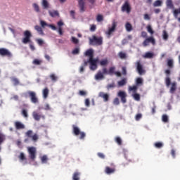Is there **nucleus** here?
<instances>
[{"label":"nucleus","instance_id":"nucleus-42","mask_svg":"<svg viewBox=\"0 0 180 180\" xmlns=\"http://www.w3.org/2000/svg\"><path fill=\"white\" fill-rule=\"evenodd\" d=\"M115 142L117 144L121 146L122 144V139L120 136L115 137Z\"/></svg>","mask_w":180,"mask_h":180},{"label":"nucleus","instance_id":"nucleus-38","mask_svg":"<svg viewBox=\"0 0 180 180\" xmlns=\"http://www.w3.org/2000/svg\"><path fill=\"white\" fill-rule=\"evenodd\" d=\"M153 145L155 146V147H156L158 148H161L164 146V144L162 142H156Z\"/></svg>","mask_w":180,"mask_h":180},{"label":"nucleus","instance_id":"nucleus-39","mask_svg":"<svg viewBox=\"0 0 180 180\" xmlns=\"http://www.w3.org/2000/svg\"><path fill=\"white\" fill-rule=\"evenodd\" d=\"M104 20V17L103 15H101V14H98L96 17V20L98 22H101L102 21H103Z\"/></svg>","mask_w":180,"mask_h":180},{"label":"nucleus","instance_id":"nucleus-32","mask_svg":"<svg viewBox=\"0 0 180 180\" xmlns=\"http://www.w3.org/2000/svg\"><path fill=\"white\" fill-rule=\"evenodd\" d=\"M167 67L170 69L174 68V60L172 59H169L167 60Z\"/></svg>","mask_w":180,"mask_h":180},{"label":"nucleus","instance_id":"nucleus-64","mask_svg":"<svg viewBox=\"0 0 180 180\" xmlns=\"http://www.w3.org/2000/svg\"><path fill=\"white\" fill-rule=\"evenodd\" d=\"M114 104H115V105H117L120 104V100H119L118 98H115L114 99Z\"/></svg>","mask_w":180,"mask_h":180},{"label":"nucleus","instance_id":"nucleus-63","mask_svg":"<svg viewBox=\"0 0 180 180\" xmlns=\"http://www.w3.org/2000/svg\"><path fill=\"white\" fill-rule=\"evenodd\" d=\"M70 15L71 17L73 18V19H75L76 17H75V11H70Z\"/></svg>","mask_w":180,"mask_h":180},{"label":"nucleus","instance_id":"nucleus-14","mask_svg":"<svg viewBox=\"0 0 180 180\" xmlns=\"http://www.w3.org/2000/svg\"><path fill=\"white\" fill-rule=\"evenodd\" d=\"M118 97L121 98V102H122V103H125L127 102V94L124 91H118V94H117Z\"/></svg>","mask_w":180,"mask_h":180},{"label":"nucleus","instance_id":"nucleus-57","mask_svg":"<svg viewBox=\"0 0 180 180\" xmlns=\"http://www.w3.org/2000/svg\"><path fill=\"white\" fill-rule=\"evenodd\" d=\"M22 115L25 117H28V113L27 111L25 109L22 110Z\"/></svg>","mask_w":180,"mask_h":180},{"label":"nucleus","instance_id":"nucleus-21","mask_svg":"<svg viewBox=\"0 0 180 180\" xmlns=\"http://www.w3.org/2000/svg\"><path fill=\"white\" fill-rule=\"evenodd\" d=\"M81 172H75L72 176V180H80Z\"/></svg>","mask_w":180,"mask_h":180},{"label":"nucleus","instance_id":"nucleus-6","mask_svg":"<svg viewBox=\"0 0 180 180\" xmlns=\"http://www.w3.org/2000/svg\"><path fill=\"white\" fill-rule=\"evenodd\" d=\"M121 11L126 12L127 13H130L131 11V6L129 1H125L122 6L121 7Z\"/></svg>","mask_w":180,"mask_h":180},{"label":"nucleus","instance_id":"nucleus-25","mask_svg":"<svg viewBox=\"0 0 180 180\" xmlns=\"http://www.w3.org/2000/svg\"><path fill=\"white\" fill-rule=\"evenodd\" d=\"M135 83L136 84V86H141L143 84V79L141 77H138L136 78Z\"/></svg>","mask_w":180,"mask_h":180},{"label":"nucleus","instance_id":"nucleus-4","mask_svg":"<svg viewBox=\"0 0 180 180\" xmlns=\"http://www.w3.org/2000/svg\"><path fill=\"white\" fill-rule=\"evenodd\" d=\"M27 95L30 97L31 101L33 103H37L39 102V99L37 96V94L34 91H29L25 94V96L27 97Z\"/></svg>","mask_w":180,"mask_h":180},{"label":"nucleus","instance_id":"nucleus-24","mask_svg":"<svg viewBox=\"0 0 180 180\" xmlns=\"http://www.w3.org/2000/svg\"><path fill=\"white\" fill-rule=\"evenodd\" d=\"M42 94H43V97L44 98H48V96H49V90L47 87H46L43 91H42Z\"/></svg>","mask_w":180,"mask_h":180},{"label":"nucleus","instance_id":"nucleus-60","mask_svg":"<svg viewBox=\"0 0 180 180\" xmlns=\"http://www.w3.org/2000/svg\"><path fill=\"white\" fill-rule=\"evenodd\" d=\"M40 24L41 25L42 27H45L46 26L49 27V25H48L46 22L43 21V20H41L40 21Z\"/></svg>","mask_w":180,"mask_h":180},{"label":"nucleus","instance_id":"nucleus-61","mask_svg":"<svg viewBox=\"0 0 180 180\" xmlns=\"http://www.w3.org/2000/svg\"><path fill=\"white\" fill-rule=\"evenodd\" d=\"M72 41L74 44H77L79 43V39H77V38L72 37Z\"/></svg>","mask_w":180,"mask_h":180},{"label":"nucleus","instance_id":"nucleus-55","mask_svg":"<svg viewBox=\"0 0 180 180\" xmlns=\"http://www.w3.org/2000/svg\"><path fill=\"white\" fill-rule=\"evenodd\" d=\"M165 74H166V77H169L171 75V70L169 69L165 70Z\"/></svg>","mask_w":180,"mask_h":180},{"label":"nucleus","instance_id":"nucleus-22","mask_svg":"<svg viewBox=\"0 0 180 180\" xmlns=\"http://www.w3.org/2000/svg\"><path fill=\"white\" fill-rule=\"evenodd\" d=\"M85 56H89V58H94V51L92 49L87 50L85 53Z\"/></svg>","mask_w":180,"mask_h":180},{"label":"nucleus","instance_id":"nucleus-50","mask_svg":"<svg viewBox=\"0 0 180 180\" xmlns=\"http://www.w3.org/2000/svg\"><path fill=\"white\" fill-rule=\"evenodd\" d=\"M41 63H42V61L41 60L34 59L33 60V64L36 65H41Z\"/></svg>","mask_w":180,"mask_h":180},{"label":"nucleus","instance_id":"nucleus-45","mask_svg":"<svg viewBox=\"0 0 180 180\" xmlns=\"http://www.w3.org/2000/svg\"><path fill=\"white\" fill-rule=\"evenodd\" d=\"M132 96H134V99H135L138 101H139L141 99L140 94H139L135 93V94H134V95H132Z\"/></svg>","mask_w":180,"mask_h":180},{"label":"nucleus","instance_id":"nucleus-43","mask_svg":"<svg viewBox=\"0 0 180 180\" xmlns=\"http://www.w3.org/2000/svg\"><path fill=\"white\" fill-rule=\"evenodd\" d=\"M162 121H163V122H169V117L167 115H163V116H162Z\"/></svg>","mask_w":180,"mask_h":180},{"label":"nucleus","instance_id":"nucleus-15","mask_svg":"<svg viewBox=\"0 0 180 180\" xmlns=\"http://www.w3.org/2000/svg\"><path fill=\"white\" fill-rule=\"evenodd\" d=\"M116 169L115 167L110 168V167H106L105 172L107 175H111V174H115Z\"/></svg>","mask_w":180,"mask_h":180},{"label":"nucleus","instance_id":"nucleus-27","mask_svg":"<svg viewBox=\"0 0 180 180\" xmlns=\"http://www.w3.org/2000/svg\"><path fill=\"white\" fill-rule=\"evenodd\" d=\"M166 6H167V8L172 9L174 8V4L172 3V0H167L166 1Z\"/></svg>","mask_w":180,"mask_h":180},{"label":"nucleus","instance_id":"nucleus-19","mask_svg":"<svg viewBox=\"0 0 180 180\" xmlns=\"http://www.w3.org/2000/svg\"><path fill=\"white\" fill-rule=\"evenodd\" d=\"M99 96L103 98L105 102L108 101V100H109V95L108 94H105L103 92H100Z\"/></svg>","mask_w":180,"mask_h":180},{"label":"nucleus","instance_id":"nucleus-51","mask_svg":"<svg viewBox=\"0 0 180 180\" xmlns=\"http://www.w3.org/2000/svg\"><path fill=\"white\" fill-rule=\"evenodd\" d=\"M137 89H138L137 85L129 86V91H134V93H136Z\"/></svg>","mask_w":180,"mask_h":180},{"label":"nucleus","instance_id":"nucleus-11","mask_svg":"<svg viewBox=\"0 0 180 180\" xmlns=\"http://www.w3.org/2000/svg\"><path fill=\"white\" fill-rule=\"evenodd\" d=\"M117 26V22L115 21H113L112 24L111 25V27H108V30L105 32V34L108 36H111V34H112L113 32H115Z\"/></svg>","mask_w":180,"mask_h":180},{"label":"nucleus","instance_id":"nucleus-52","mask_svg":"<svg viewBox=\"0 0 180 180\" xmlns=\"http://www.w3.org/2000/svg\"><path fill=\"white\" fill-rule=\"evenodd\" d=\"M50 78L51 79V80L53 81V82H56L57 80H58V77L56 76V75H54V74H51V75H50Z\"/></svg>","mask_w":180,"mask_h":180},{"label":"nucleus","instance_id":"nucleus-54","mask_svg":"<svg viewBox=\"0 0 180 180\" xmlns=\"http://www.w3.org/2000/svg\"><path fill=\"white\" fill-rule=\"evenodd\" d=\"M173 14H174V17H177L179 14H180V8L179 9L174 10L173 12Z\"/></svg>","mask_w":180,"mask_h":180},{"label":"nucleus","instance_id":"nucleus-1","mask_svg":"<svg viewBox=\"0 0 180 180\" xmlns=\"http://www.w3.org/2000/svg\"><path fill=\"white\" fill-rule=\"evenodd\" d=\"M116 70V68L115 66L110 67L108 70L106 68H103L101 70H99L98 73L95 76V79L96 80H101L105 78L104 75H113L114 71Z\"/></svg>","mask_w":180,"mask_h":180},{"label":"nucleus","instance_id":"nucleus-34","mask_svg":"<svg viewBox=\"0 0 180 180\" xmlns=\"http://www.w3.org/2000/svg\"><path fill=\"white\" fill-rule=\"evenodd\" d=\"M127 84V79L124 78L121 81L118 82V86H123Z\"/></svg>","mask_w":180,"mask_h":180},{"label":"nucleus","instance_id":"nucleus-8","mask_svg":"<svg viewBox=\"0 0 180 180\" xmlns=\"http://www.w3.org/2000/svg\"><path fill=\"white\" fill-rule=\"evenodd\" d=\"M24 38L22 40V42L25 44L31 42V37H32L31 32L29 30L24 32Z\"/></svg>","mask_w":180,"mask_h":180},{"label":"nucleus","instance_id":"nucleus-5","mask_svg":"<svg viewBox=\"0 0 180 180\" xmlns=\"http://www.w3.org/2000/svg\"><path fill=\"white\" fill-rule=\"evenodd\" d=\"M72 128H73V133L75 136L80 135L79 139H84V138L86 137V134L84 131H80L79 128L75 125H73Z\"/></svg>","mask_w":180,"mask_h":180},{"label":"nucleus","instance_id":"nucleus-58","mask_svg":"<svg viewBox=\"0 0 180 180\" xmlns=\"http://www.w3.org/2000/svg\"><path fill=\"white\" fill-rule=\"evenodd\" d=\"M98 157H99V158H101L102 160H105V155L102 153H98Z\"/></svg>","mask_w":180,"mask_h":180},{"label":"nucleus","instance_id":"nucleus-49","mask_svg":"<svg viewBox=\"0 0 180 180\" xmlns=\"http://www.w3.org/2000/svg\"><path fill=\"white\" fill-rule=\"evenodd\" d=\"M116 86L115 82H112L108 85H107V90H110V89H113Z\"/></svg>","mask_w":180,"mask_h":180},{"label":"nucleus","instance_id":"nucleus-12","mask_svg":"<svg viewBox=\"0 0 180 180\" xmlns=\"http://www.w3.org/2000/svg\"><path fill=\"white\" fill-rule=\"evenodd\" d=\"M0 56H6L8 58H11L13 55L9 50L4 49V48H1L0 49Z\"/></svg>","mask_w":180,"mask_h":180},{"label":"nucleus","instance_id":"nucleus-20","mask_svg":"<svg viewBox=\"0 0 180 180\" xmlns=\"http://www.w3.org/2000/svg\"><path fill=\"white\" fill-rule=\"evenodd\" d=\"M41 5L44 9H48L50 8V4L47 0H42Z\"/></svg>","mask_w":180,"mask_h":180},{"label":"nucleus","instance_id":"nucleus-18","mask_svg":"<svg viewBox=\"0 0 180 180\" xmlns=\"http://www.w3.org/2000/svg\"><path fill=\"white\" fill-rule=\"evenodd\" d=\"M79 6L82 13L85 11V2L84 0H79Z\"/></svg>","mask_w":180,"mask_h":180},{"label":"nucleus","instance_id":"nucleus-41","mask_svg":"<svg viewBox=\"0 0 180 180\" xmlns=\"http://www.w3.org/2000/svg\"><path fill=\"white\" fill-rule=\"evenodd\" d=\"M146 30H148V32L150 33V35H153L154 34V31H153L151 25H148L146 27Z\"/></svg>","mask_w":180,"mask_h":180},{"label":"nucleus","instance_id":"nucleus-62","mask_svg":"<svg viewBox=\"0 0 180 180\" xmlns=\"http://www.w3.org/2000/svg\"><path fill=\"white\" fill-rule=\"evenodd\" d=\"M37 42L38 43V44L39 46H42L43 44H44V41L42 39H37Z\"/></svg>","mask_w":180,"mask_h":180},{"label":"nucleus","instance_id":"nucleus-33","mask_svg":"<svg viewBox=\"0 0 180 180\" xmlns=\"http://www.w3.org/2000/svg\"><path fill=\"white\" fill-rule=\"evenodd\" d=\"M108 63H109V61H108V60L107 58L103 59V60L100 61V65L101 66H106V65H108Z\"/></svg>","mask_w":180,"mask_h":180},{"label":"nucleus","instance_id":"nucleus-3","mask_svg":"<svg viewBox=\"0 0 180 180\" xmlns=\"http://www.w3.org/2000/svg\"><path fill=\"white\" fill-rule=\"evenodd\" d=\"M90 44L91 45H96L101 46L103 44V37H97L96 36L94 35L92 39H90Z\"/></svg>","mask_w":180,"mask_h":180},{"label":"nucleus","instance_id":"nucleus-26","mask_svg":"<svg viewBox=\"0 0 180 180\" xmlns=\"http://www.w3.org/2000/svg\"><path fill=\"white\" fill-rule=\"evenodd\" d=\"M40 158H41V161L42 164H47L49 158L46 155H44Z\"/></svg>","mask_w":180,"mask_h":180},{"label":"nucleus","instance_id":"nucleus-17","mask_svg":"<svg viewBox=\"0 0 180 180\" xmlns=\"http://www.w3.org/2000/svg\"><path fill=\"white\" fill-rule=\"evenodd\" d=\"M15 127L16 129H24L25 128V124L19 121L15 122Z\"/></svg>","mask_w":180,"mask_h":180},{"label":"nucleus","instance_id":"nucleus-30","mask_svg":"<svg viewBox=\"0 0 180 180\" xmlns=\"http://www.w3.org/2000/svg\"><path fill=\"white\" fill-rule=\"evenodd\" d=\"M11 81H12V82L13 83V84L15 86H18V85L20 84V81H19V79L18 78H16V77H11Z\"/></svg>","mask_w":180,"mask_h":180},{"label":"nucleus","instance_id":"nucleus-16","mask_svg":"<svg viewBox=\"0 0 180 180\" xmlns=\"http://www.w3.org/2000/svg\"><path fill=\"white\" fill-rule=\"evenodd\" d=\"M32 116H33L34 119L37 121H39L41 120V118H43V119L45 118L44 115H39L36 111L33 112Z\"/></svg>","mask_w":180,"mask_h":180},{"label":"nucleus","instance_id":"nucleus-13","mask_svg":"<svg viewBox=\"0 0 180 180\" xmlns=\"http://www.w3.org/2000/svg\"><path fill=\"white\" fill-rule=\"evenodd\" d=\"M32 134H33V131L32 130H28L27 132H26V136L29 138H32V141H34V142H36L38 139H39V136L37 134H34L33 136H32Z\"/></svg>","mask_w":180,"mask_h":180},{"label":"nucleus","instance_id":"nucleus-59","mask_svg":"<svg viewBox=\"0 0 180 180\" xmlns=\"http://www.w3.org/2000/svg\"><path fill=\"white\" fill-rule=\"evenodd\" d=\"M141 37H142L143 38H147L148 33L145 31H142V32H141Z\"/></svg>","mask_w":180,"mask_h":180},{"label":"nucleus","instance_id":"nucleus-28","mask_svg":"<svg viewBox=\"0 0 180 180\" xmlns=\"http://www.w3.org/2000/svg\"><path fill=\"white\" fill-rule=\"evenodd\" d=\"M125 30H127V32L132 31L133 27L131 24H130L129 22H127V24H125Z\"/></svg>","mask_w":180,"mask_h":180},{"label":"nucleus","instance_id":"nucleus-10","mask_svg":"<svg viewBox=\"0 0 180 180\" xmlns=\"http://www.w3.org/2000/svg\"><path fill=\"white\" fill-rule=\"evenodd\" d=\"M136 71H138V74L139 75H143L146 73V70H144L143 65L140 60L136 61Z\"/></svg>","mask_w":180,"mask_h":180},{"label":"nucleus","instance_id":"nucleus-40","mask_svg":"<svg viewBox=\"0 0 180 180\" xmlns=\"http://www.w3.org/2000/svg\"><path fill=\"white\" fill-rule=\"evenodd\" d=\"M162 37H163V39H164L165 41L168 40L169 34H168V33L167 32L166 30H163Z\"/></svg>","mask_w":180,"mask_h":180},{"label":"nucleus","instance_id":"nucleus-35","mask_svg":"<svg viewBox=\"0 0 180 180\" xmlns=\"http://www.w3.org/2000/svg\"><path fill=\"white\" fill-rule=\"evenodd\" d=\"M162 4V1L161 0H157L156 1H155V3H153V7L161 6Z\"/></svg>","mask_w":180,"mask_h":180},{"label":"nucleus","instance_id":"nucleus-47","mask_svg":"<svg viewBox=\"0 0 180 180\" xmlns=\"http://www.w3.org/2000/svg\"><path fill=\"white\" fill-rule=\"evenodd\" d=\"M33 7L34 8V11L37 12V13H39L40 12V8H39V6L38 4H33Z\"/></svg>","mask_w":180,"mask_h":180},{"label":"nucleus","instance_id":"nucleus-36","mask_svg":"<svg viewBox=\"0 0 180 180\" xmlns=\"http://www.w3.org/2000/svg\"><path fill=\"white\" fill-rule=\"evenodd\" d=\"M153 56H154V54L153 53L146 52V53H145V56H143V58H153Z\"/></svg>","mask_w":180,"mask_h":180},{"label":"nucleus","instance_id":"nucleus-23","mask_svg":"<svg viewBox=\"0 0 180 180\" xmlns=\"http://www.w3.org/2000/svg\"><path fill=\"white\" fill-rule=\"evenodd\" d=\"M177 89L176 83L173 82L172 83V87H170V93L174 94Z\"/></svg>","mask_w":180,"mask_h":180},{"label":"nucleus","instance_id":"nucleus-29","mask_svg":"<svg viewBox=\"0 0 180 180\" xmlns=\"http://www.w3.org/2000/svg\"><path fill=\"white\" fill-rule=\"evenodd\" d=\"M34 29L39 32V34H41V35H44V32H43V30H42V28L40 26L36 25L34 27Z\"/></svg>","mask_w":180,"mask_h":180},{"label":"nucleus","instance_id":"nucleus-53","mask_svg":"<svg viewBox=\"0 0 180 180\" xmlns=\"http://www.w3.org/2000/svg\"><path fill=\"white\" fill-rule=\"evenodd\" d=\"M79 51H80L79 48H76V49H75L72 51V53L73 55H77V54L79 53Z\"/></svg>","mask_w":180,"mask_h":180},{"label":"nucleus","instance_id":"nucleus-9","mask_svg":"<svg viewBox=\"0 0 180 180\" xmlns=\"http://www.w3.org/2000/svg\"><path fill=\"white\" fill-rule=\"evenodd\" d=\"M89 64H90V69L93 71L96 70L97 68H98V65H97V63L98 62V59H94V58H89Z\"/></svg>","mask_w":180,"mask_h":180},{"label":"nucleus","instance_id":"nucleus-48","mask_svg":"<svg viewBox=\"0 0 180 180\" xmlns=\"http://www.w3.org/2000/svg\"><path fill=\"white\" fill-rule=\"evenodd\" d=\"M165 82H166V86H169L171 85V78L170 77H166L165 79Z\"/></svg>","mask_w":180,"mask_h":180},{"label":"nucleus","instance_id":"nucleus-46","mask_svg":"<svg viewBox=\"0 0 180 180\" xmlns=\"http://www.w3.org/2000/svg\"><path fill=\"white\" fill-rule=\"evenodd\" d=\"M18 158L21 161H25V160H26V157H25V154L23 153H20V155H19Z\"/></svg>","mask_w":180,"mask_h":180},{"label":"nucleus","instance_id":"nucleus-31","mask_svg":"<svg viewBox=\"0 0 180 180\" xmlns=\"http://www.w3.org/2000/svg\"><path fill=\"white\" fill-rule=\"evenodd\" d=\"M49 13L51 17L59 16V13L57 11H49Z\"/></svg>","mask_w":180,"mask_h":180},{"label":"nucleus","instance_id":"nucleus-37","mask_svg":"<svg viewBox=\"0 0 180 180\" xmlns=\"http://www.w3.org/2000/svg\"><path fill=\"white\" fill-rule=\"evenodd\" d=\"M118 56H120V58L121 59H126L127 58V54L122 51L118 53Z\"/></svg>","mask_w":180,"mask_h":180},{"label":"nucleus","instance_id":"nucleus-2","mask_svg":"<svg viewBox=\"0 0 180 180\" xmlns=\"http://www.w3.org/2000/svg\"><path fill=\"white\" fill-rule=\"evenodd\" d=\"M27 151L29 154V158L31 161H35L37 158V149L35 147H28Z\"/></svg>","mask_w":180,"mask_h":180},{"label":"nucleus","instance_id":"nucleus-7","mask_svg":"<svg viewBox=\"0 0 180 180\" xmlns=\"http://www.w3.org/2000/svg\"><path fill=\"white\" fill-rule=\"evenodd\" d=\"M150 44H152V45L153 46L155 45L156 41L153 37H149L145 39V40H143V42H142V46H143V47H146L149 46Z\"/></svg>","mask_w":180,"mask_h":180},{"label":"nucleus","instance_id":"nucleus-44","mask_svg":"<svg viewBox=\"0 0 180 180\" xmlns=\"http://www.w3.org/2000/svg\"><path fill=\"white\" fill-rule=\"evenodd\" d=\"M5 139H6L5 135L0 132V145L4 142Z\"/></svg>","mask_w":180,"mask_h":180},{"label":"nucleus","instance_id":"nucleus-56","mask_svg":"<svg viewBox=\"0 0 180 180\" xmlns=\"http://www.w3.org/2000/svg\"><path fill=\"white\" fill-rule=\"evenodd\" d=\"M141 117H142V115H141V113H138V114H136V115L135 116V120H136V121H139V120H140L141 119Z\"/></svg>","mask_w":180,"mask_h":180}]
</instances>
